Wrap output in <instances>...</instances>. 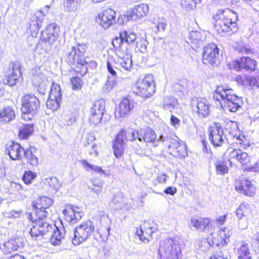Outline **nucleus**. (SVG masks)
<instances>
[{
  "instance_id": "nucleus-1",
  "label": "nucleus",
  "mask_w": 259,
  "mask_h": 259,
  "mask_svg": "<svg viewBox=\"0 0 259 259\" xmlns=\"http://www.w3.org/2000/svg\"><path fill=\"white\" fill-rule=\"evenodd\" d=\"M137 35L134 32L123 30L119 32V36L115 37L112 44L115 52L119 59L121 67L125 70H130L133 65L130 45H134L138 50L142 51L145 46H139L137 40Z\"/></svg>"
},
{
  "instance_id": "nucleus-2",
  "label": "nucleus",
  "mask_w": 259,
  "mask_h": 259,
  "mask_svg": "<svg viewBox=\"0 0 259 259\" xmlns=\"http://www.w3.org/2000/svg\"><path fill=\"white\" fill-rule=\"evenodd\" d=\"M86 48L81 45L73 47L67 54L66 59L69 63L74 65L69 70L71 75L84 76L88 71V56H85Z\"/></svg>"
},
{
  "instance_id": "nucleus-3",
  "label": "nucleus",
  "mask_w": 259,
  "mask_h": 259,
  "mask_svg": "<svg viewBox=\"0 0 259 259\" xmlns=\"http://www.w3.org/2000/svg\"><path fill=\"white\" fill-rule=\"evenodd\" d=\"M213 98L220 104L225 101V107L230 112H235L241 107L242 101L241 98L235 95L231 88L218 86L213 94Z\"/></svg>"
},
{
  "instance_id": "nucleus-4",
  "label": "nucleus",
  "mask_w": 259,
  "mask_h": 259,
  "mask_svg": "<svg viewBox=\"0 0 259 259\" xmlns=\"http://www.w3.org/2000/svg\"><path fill=\"white\" fill-rule=\"evenodd\" d=\"M29 222L32 224L29 234L31 238L37 240L51 234L53 230V226L47 221V217L36 216L34 213L32 215H27Z\"/></svg>"
},
{
  "instance_id": "nucleus-5",
  "label": "nucleus",
  "mask_w": 259,
  "mask_h": 259,
  "mask_svg": "<svg viewBox=\"0 0 259 259\" xmlns=\"http://www.w3.org/2000/svg\"><path fill=\"white\" fill-rule=\"evenodd\" d=\"M135 95L146 100L152 98L156 92V82L153 76L146 74L143 78H138L134 87Z\"/></svg>"
},
{
  "instance_id": "nucleus-6",
  "label": "nucleus",
  "mask_w": 259,
  "mask_h": 259,
  "mask_svg": "<svg viewBox=\"0 0 259 259\" xmlns=\"http://www.w3.org/2000/svg\"><path fill=\"white\" fill-rule=\"evenodd\" d=\"M158 254L160 259H180L182 251L177 241L167 238L160 242Z\"/></svg>"
},
{
  "instance_id": "nucleus-7",
  "label": "nucleus",
  "mask_w": 259,
  "mask_h": 259,
  "mask_svg": "<svg viewBox=\"0 0 259 259\" xmlns=\"http://www.w3.org/2000/svg\"><path fill=\"white\" fill-rule=\"evenodd\" d=\"M228 67L236 71H245L247 72H253L256 70L257 62L254 59L248 56H242L230 62Z\"/></svg>"
},
{
  "instance_id": "nucleus-8",
  "label": "nucleus",
  "mask_w": 259,
  "mask_h": 259,
  "mask_svg": "<svg viewBox=\"0 0 259 259\" xmlns=\"http://www.w3.org/2000/svg\"><path fill=\"white\" fill-rule=\"evenodd\" d=\"M220 49L216 44L210 42L203 47L202 61L204 64L212 67L217 66L220 62Z\"/></svg>"
},
{
  "instance_id": "nucleus-9",
  "label": "nucleus",
  "mask_w": 259,
  "mask_h": 259,
  "mask_svg": "<svg viewBox=\"0 0 259 259\" xmlns=\"http://www.w3.org/2000/svg\"><path fill=\"white\" fill-rule=\"evenodd\" d=\"M95 227L93 222L87 221L77 227L72 239L74 244L77 245L89 238L94 232Z\"/></svg>"
},
{
  "instance_id": "nucleus-10",
  "label": "nucleus",
  "mask_w": 259,
  "mask_h": 259,
  "mask_svg": "<svg viewBox=\"0 0 259 259\" xmlns=\"http://www.w3.org/2000/svg\"><path fill=\"white\" fill-rule=\"evenodd\" d=\"M54 203L53 199L47 196H43L38 197L32 203V207L33 211L27 212V215H32L34 213L36 216H41V217H48V212L47 209L51 206Z\"/></svg>"
},
{
  "instance_id": "nucleus-11",
  "label": "nucleus",
  "mask_w": 259,
  "mask_h": 259,
  "mask_svg": "<svg viewBox=\"0 0 259 259\" xmlns=\"http://www.w3.org/2000/svg\"><path fill=\"white\" fill-rule=\"evenodd\" d=\"M232 235L231 230L227 227H222L218 231L211 233L207 240L211 246L223 247L230 242Z\"/></svg>"
},
{
  "instance_id": "nucleus-12",
  "label": "nucleus",
  "mask_w": 259,
  "mask_h": 259,
  "mask_svg": "<svg viewBox=\"0 0 259 259\" xmlns=\"http://www.w3.org/2000/svg\"><path fill=\"white\" fill-rule=\"evenodd\" d=\"M237 21V17L233 19L230 17H224L215 24V30L218 34L222 36L227 33H235L238 29Z\"/></svg>"
},
{
  "instance_id": "nucleus-13",
  "label": "nucleus",
  "mask_w": 259,
  "mask_h": 259,
  "mask_svg": "<svg viewBox=\"0 0 259 259\" xmlns=\"http://www.w3.org/2000/svg\"><path fill=\"white\" fill-rule=\"evenodd\" d=\"M22 79L21 67L18 62H11L8 71L2 79L3 83L9 87L16 85Z\"/></svg>"
},
{
  "instance_id": "nucleus-14",
  "label": "nucleus",
  "mask_w": 259,
  "mask_h": 259,
  "mask_svg": "<svg viewBox=\"0 0 259 259\" xmlns=\"http://www.w3.org/2000/svg\"><path fill=\"white\" fill-rule=\"evenodd\" d=\"M127 132L125 128L121 129L112 141L113 153L117 159L123 157L124 152V141H127Z\"/></svg>"
},
{
  "instance_id": "nucleus-15",
  "label": "nucleus",
  "mask_w": 259,
  "mask_h": 259,
  "mask_svg": "<svg viewBox=\"0 0 259 259\" xmlns=\"http://www.w3.org/2000/svg\"><path fill=\"white\" fill-rule=\"evenodd\" d=\"M235 190L245 196L253 197L256 193V187L253 182L247 178H240L234 182Z\"/></svg>"
},
{
  "instance_id": "nucleus-16",
  "label": "nucleus",
  "mask_w": 259,
  "mask_h": 259,
  "mask_svg": "<svg viewBox=\"0 0 259 259\" xmlns=\"http://www.w3.org/2000/svg\"><path fill=\"white\" fill-rule=\"evenodd\" d=\"M135 104V102L129 96L122 98L115 109V117L122 119L128 116L134 110Z\"/></svg>"
},
{
  "instance_id": "nucleus-17",
  "label": "nucleus",
  "mask_w": 259,
  "mask_h": 259,
  "mask_svg": "<svg viewBox=\"0 0 259 259\" xmlns=\"http://www.w3.org/2000/svg\"><path fill=\"white\" fill-rule=\"evenodd\" d=\"M132 138L130 141H134L138 139L140 141L146 143H154L157 141V135L155 131L150 127L133 130L131 133Z\"/></svg>"
},
{
  "instance_id": "nucleus-18",
  "label": "nucleus",
  "mask_w": 259,
  "mask_h": 259,
  "mask_svg": "<svg viewBox=\"0 0 259 259\" xmlns=\"http://www.w3.org/2000/svg\"><path fill=\"white\" fill-rule=\"evenodd\" d=\"M208 138L215 147H221L224 142V135L222 127L220 123L214 122L208 127Z\"/></svg>"
},
{
  "instance_id": "nucleus-19",
  "label": "nucleus",
  "mask_w": 259,
  "mask_h": 259,
  "mask_svg": "<svg viewBox=\"0 0 259 259\" xmlns=\"http://www.w3.org/2000/svg\"><path fill=\"white\" fill-rule=\"evenodd\" d=\"M228 161L230 166H232L235 161L239 163L243 166L248 167L251 163V157L242 149H232L228 155Z\"/></svg>"
},
{
  "instance_id": "nucleus-20",
  "label": "nucleus",
  "mask_w": 259,
  "mask_h": 259,
  "mask_svg": "<svg viewBox=\"0 0 259 259\" xmlns=\"http://www.w3.org/2000/svg\"><path fill=\"white\" fill-rule=\"evenodd\" d=\"M105 110V103L102 99L96 101L90 110L89 122L96 125L101 122Z\"/></svg>"
},
{
  "instance_id": "nucleus-21",
  "label": "nucleus",
  "mask_w": 259,
  "mask_h": 259,
  "mask_svg": "<svg viewBox=\"0 0 259 259\" xmlns=\"http://www.w3.org/2000/svg\"><path fill=\"white\" fill-rule=\"evenodd\" d=\"M169 153L177 158H185L188 155L187 146L181 140L171 139L168 145Z\"/></svg>"
},
{
  "instance_id": "nucleus-22",
  "label": "nucleus",
  "mask_w": 259,
  "mask_h": 259,
  "mask_svg": "<svg viewBox=\"0 0 259 259\" xmlns=\"http://www.w3.org/2000/svg\"><path fill=\"white\" fill-rule=\"evenodd\" d=\"M155 231L153 223L145 221L139 228L137 229L136 234L141 241L147 243L152 239V235Z\"/></svg>"
},
{
  "instance_id": "nucleus-23",
  "label": "nucleus",
  "mask_w": 259,
  "mask_h": 259,
  "mask_svg": "<svg viewBox=\"0 0 259 259\" xmlns=\"http://www.w3.org/2000/svg\"><path fill=\"white\" fill-rule=\"evenodd\" d=\"M62 213L64 219L70 223H76L81 218V211L80 208L70 204L65 205Z\"/></svg>"
},
{
  "instance_id": "nucleus-24",
  "label": "nucleus",
  "mask_w": 259,
  "mask_h": 259,
  "mask_svg": "<svg viewBox=\"0 0 259 259\" xmlns=\"http://www.w3.org/2000/svg\"><path fill=\"white\" fill-rule=\"evenodd\" d=\"M24 148L18 142L11 141L5 146V153L13 160H20L22 158Z\"/></svg>"
},
{
  "instance_id": "nucleus-25",
  "label": "nucleus",
  "mask_w": 259,
  "mask_h": 259,
  "mask_svg": "<svg viewBox=\"0 0 259 259\" xmlns=\"http://www.w3.org/2000/svg\"><path fill=\"white\" fill-rule=\"evenodd\" d=\"M40 101L33 94H25L21 98L20 109H25L38 111L40 108Z\"/></svg>"
},
{
  "instance_id": "nucleus-26",
  "label": "nucleus",
  "mask_w": 259,
  "mask_h": 259,
  "mask_svg": "<svg viewBox=\"0 0 259 259\" xmlns=\"http://www.w3.org/2000/svg\"><path fill=\"white\" fill-rule=\"evenodd\" d=\"M96 17V21L103 28L107 29L113 24L123 26L130 21L129 17Z\"/></svg>"
},
{
  "instance_id": "nucleus-27",
  "label": "nucleus",
  "mask_w": 259,
  "mask_h": 259,
  "mask_svg": "<svg viewBox=\"0 0 259 259\" xmlns=\"http://www.w3.org/2000/svg\"><path fill=\"white\" fill-rule=\"evenodd\" d=\"M59 31V27L55 23L49 25L41 32V41L44 42L53 43L58 37Z\"/></svg>"
},
{
  "instance_id": "nucleus-28",
  "label": "nucleus",
  "mask_w": 259,
  "mask_h": 259,
  "mask_svg": "<svg viewBox=\"0 0 259 259\" xmlns=\"http://www.w3.org/2000/svg\"><path fill=\"white\" fill-rule=\"evenodd\" d=\"M251 145L250 139L241 132L233 137L230 146L231 150L238 149L245 150Z\"/></svg>"
},
{
  "instance_id": "nucleus-29",
  "label": "nucleus",
  "mask_w": 259,
  "mask_h": 259,
  "mask_svg": "<svg viewBox=\"0 0 259 259\" xmlns=\"http://www.w3.org/2000/svg\"><path fill=\"white\" fill-rule=\"evenodd\" d=\"M22 246V243L20 238H12L4 242L1 247V250L4 254H10L19 250Z\"/></svg>"
},
{
  "instance_id": "nucleus-30",
  "label": "nucleus",
  "mask_w": 259,
  "mask_h": 259,
  "mask_svg": "<svg viewBox=\"0 0 259 259\" xmlns=\"http://www.w3.org/2000/svg\"><path fill=\"white\" fill-rule=\"evenodd\" d=\"M97 231L94 234L95 238L100 242H105L108 238L110 228L107 224H102L100 220L97 224Z\"/></svg>"
},
{
  "instance_id": "nucleus-31",
  "label": "nucleus",
  "mask_w": 259,
  "mask_h": 259,
  "mask_svg": "<svg viewBox=\"0 0 259 259\" xmlns=\"http://www.w3.org/2000/svg\"><path fill=\"white\" fill-rule=\"evenodd\" d=\"M149 10L147 5L140 4L127 10L124 16H146Z\"/></svg>"
},
{
  "instance_id": "nucleus-32",
  "label": "nucleus",
  "mask_w": 259,
  "mask_h": 259,
  "mask_svg": "<svg viewBox=\"0 0 259 259\" xmlns=\"http://www.w3.org/2000/svg\"><path fill=\"white\" fill-rule=\"evenodd\" d=\"M16 112L12 107L7 106L0 110V122L9 123L15 119Z\"/></svg>"
},
{
  "instance_id": "nucleus-33",
  "label": "nucleus",
  "mask_w": 259,
  "mask_h": 259,
  "mask_svg": "<svg viewBox=\"0 0 259 259\" xmlns=\"http://www.w3.org/2000/svg\"><path fill=\"white\" fill-rule=\"evenodd\" d=\"M196 112L198 116L203 118L207 116L210 113V107L207 101L205 99L198 100L196 104Z\"/></svg>"
},
{
  "instance_id": "nucleus-34",
  "label": "nucleus",
  "mask_w": 259,
  "mask_h": 259,
  "mask_svg": "<svg viewBox=\"0 0 259 259\" xmlns=\"http://www.w3.org/2000/svg\"><path fill=\"white\" fill-rule=\"evenodd\" d=\"M34 131V124H23L19 130L18 138L21 140L27 139L33 134Z\"/></svg>"
},
{
  "instance_id": "nucleus-35",
  "label": "nucleus",
  "mask_w": 259,
  "mask_h": 259,
  "mask_svg": "<svg viewBox=\"0 0 259 259\" xmlns=\"http://www.w3.org/2000/svg\"><path fill=\"white\" fill-rule=\"evenodd\" d=\"M34 152V149L32 147H29L25 149H24L22 153L27 163L33 167L38 164V159Z\"/></svg>"
},
{
  "instance_id": "nucleus-36",
  "label": "nucleus",
  "mask_w": 259,
  "mask_h": 259,
  "mask_svg": "<svg viewBox=\"0 0 259 259\" xmlns=\"http://www.w3.org/2000/svg\"><path fill=\"white\" fill-rule=\"evenodd\" d=\"M191 225L196 229L206 230L210 225L211 221L208 218L200 217L198 219L192 218L190 220Z\"/></svg>"
},
{
  "instance_id": "nucleus-37",
  "label": "nucleus",
  "mask_w": 259,
  "mask_h": 259,
  "mask_svg": "<svg viewBox=\"0 0 259 259\" xmlns=\"http://www.w3.org/2000/svg\"><path fill=\"white\" fill-rule=\"evenodd\" d=\"M53 233L51 237L50 241L54 245H60L65 237V231L63 229L61 230L58 227L53 228Z\"/></svg>"
},
{
  "instance_id": "nucleus-38",
  "label": "nucleus",
  "mask_w": 259,
  "mask_h": 259,
  "mask_svg": "<svg viewBox=\"0 0 259 259\" xmlns=\"http://www.w3.org/2000/svg\"><path fill=\"white\" fill-rule=\"evenodd\" d=\"M236 215L241 219L243 217H245L251 213V209L249 204L247 203L243 202L236 210Z\"/></svg>"
},
{
  "instance_id": "nucleus-39",
  "label": "nucleus",
  "mask_w": 259,
  "mask_h": 259,
  "mask_svg": "<svg viewBox=\"0 0 259 259\" xmlns=\"http://www.w3.org/2000/svg\"><path fill=\"white\" fill-rule=\"evenodd\" d=\"M70 78L71 88L73 91L80 90L83 85L82 77L78 75H71Z\"/></svg>"
},
{
  "instance_id": "nucleus-40",
  "label": "nucleus",
  "mask_w": 259,
  "mask_h": 259,
  "mask_svg": "<svg viewBox=\"0 0 259 259\" xmlns=\"http://www.w3.org/2000/svg\"><path fill=\"white\" fill-rule=\"evenodd\" d=\"M189 40L191 44H198L205 39L204 33L198 31H192L189 34Z\"/></svg>"
},
{
  "instance_id": "nucleus-41",
  "label": "nucleus",
  "mask_w": 259,
  "mask_h": 259,
  "mask_svg": "<svg viewBox=\"0 0 259 259\" xmlns=\"http://www.w3.org/2000/svg\"><path fill=\"white\" fill-rule=\"evenodd\" d=\"M49 97L61 100L62 93L61 87L59 84L54 82H52Z\"/></svg>"
},
{
  "instance_id": "nucleus-42",
  "label": "nucleus",
  "mask_w": 259,
  "mask_h": 259,
  "mask_svg": "<svg viewBox=\"0 0 259 259\" xmlns=\"http://www.w3.org/2000/svg\"><path fill=\"white\" fill-rule=\"evenodd\" d=\"M215 168L218 175H224L229 172V166L225 160H218L215 163Z\"/></svg>"
},
{
  "instance_id": "nucleus-43",
  "label": "nucleus",
  "mask_w": 259,
  "mask_h": 259,
  "mask_svg": "<svg viewBox=\"0 0 259 259\" xmlns=\"http://www.w3.org/2000/svg\"><path fill=\"white\" fill-rule=\"evenodd\" d=\"M225 129L233 137L241 132L238 128L237 123L232 121H228L226 122Z\"/></svg>"
},
{
  "instance_id": "nucleus-44",
  "label": "nucleus",
  "mask_w": 259,
  "mask_h": 259,
  "mask_svg": "<svg viewBox=\"0 0 259 259\" xmlns=\"http://www.w3.org/2000/svg\"><path fill=\"white\" fill-rule=\"evenodd\" d=\"M152 25L156 33L164 31L166 26L164 20L160 17L155 19L152 22Z\"/></svg>"
},
{
  "instance_id": "nucleus-45",
  "label": "nucleus",
  "mask_w": 259,
  "mask_h": 259,
  "mask_svg": "<svg viewBox=\"0 0 259 259\" xmlns=\"http://www.w3.org/2000/svg\"><path fill=\"white\" fill-rule=\"evenodd\" d=\"M238 259H252L251 253L247 245H242L238 250Z\"/></svg>"
},
{
  "instance_id": "nucleus-46",
  "label": "nucleus",
  "mask_w": 259,
  "mask_h": 259,
  "mask_svg": "<svg viewBox=\"0 0 259 259\" xmlns=\"http://www.w3.org/2000/svg\"><path fill=\"white\" fill-rule=\"evenodd\" d=\"M36 177V173L28 170L24 171L22 180L25 184L28 185L31 184Z\"/></svg>"
},
{
  "instance_id": "nucleus-47",
  "label": "nucleus",
  "mask_w": 259,
  "mask_h": 259,
  "mask_svg": "<svg viewBox=\"0 0 259 259\" xmlns=\"http://www.w3.org/2000/svg\"><path fill=\"white\" fill-rule=\"evenodd\" d=\"M117 65V63L113 59L108 60L107 62L108 71L113 77H116L117 71H120L118 68Z\"/></svg>"
},
{
  "instance_id": "nucleus-48",
  "label": "nucleus",
  "mask_w": 259,
  "mask_h": 259,
  "mask_svg": "<svg viewBox=\"0 0 259 259\" xmlns=\"http://www.w3.org/2000/svg\"><path fill=\"white\" fill-rule=\"evenodd\" d=\"M21 117L25 121H30L33 120L34 116L38 111L25 109H20Z\"/></svg>"
},
{
  "instance_id": "nucleus-49",
  "label": "nucleus",
  "mask_w": 259,
  "mask_h": 259,
  "mask_svg": "<svg viewBox=\"0 0 259 259\" xmlns=\"http://www.w3.org/2000/svg\"><path fill=\"white\" fill-rule=\"evenodd\" d=\"M235 50L240 54L249 55L253 53L252 49L248 45L242 42H239L237 45Z\"/></svg>"
},
{
  "instance_id": "nucleus-50",
  "label": "nucleus",
  "mask_w": 259,
  "mask_h": 259,
  "mask_svg": "<svg viewBox=\"0 0 259 259\" xmlns=\"http://www.w3.org/2000/svg\"><path fill=\"white\" fill-rule=\"evenodd\" d=\"M80 163L83 165V167L87 171L92 170L99 174L105 173L104 170H103L101 167L95 165H92L89 163L86 160H82L80 161Z\"/></svg>"
},
{
  "instance_id": "nucleus-51",
  "label": "nucleus",
  "mask_w": 259,
  "mask_h": 259,
  "mask_svg": "<svg viewBox=\"0 0 259 259\" xmlns=\"http://www.w3.org/2000/svg\"><path fill=\"white\" fill-rule=\"evenodd\" d=\"M200 1L201 0H181V5L183 9L189 11L196 8L197 3Z\"/></svg>"
},
{
  "instance_id": "nucleus-52",
  "label": "nucleus",
  "mask_w": 259,
  "mask_h": 259,
  "mask_svg": "<svg viewBox=\"0 0 259 259\" xmlns=\"http://www.w3.org/2000/svg\"><path fill=\"white\" fill-rule=\"evenodd\" d=\"M245 86H249L251 88L257 87L259 88V72L255 76L246 75Z\"/></svg>"
},
{
  "instance_id": "nucleus-53",
  "label": "nucleus",
  "mask_w": 259,
  "mask_h": 259,
  "mask_svg": "<svg viewBox=\"0 0 259 259\" xmlns=\"http://www.w3.org/2000/svg\"><path fill=\"white\" fill-rule=\"evenodd\" d=\"M61 101V100L49 97L46 103L47 108L53 111L57 110L60 107Z\"/></svg>"
},
{
  "instance_id": "nucleus-54",
  "label": "nucleus",
  "mask_w": 259,
  "mask_h": 259,
  "mask_svg": "<svg viewBox=\"0 0 259 259\" xmlns=\"http://www.w3.org/2000/svg\"><path fill=\"white\" fill-rule=\"evenodd\" d=\"M213 11H215V13L213 14V16H219L220 15H224L225 16H231L236 13L229 8L226 9H218L217 8H213Z\"/></svg>"
},
{
  "instance_id": "nucleus-55",
  "label": "nucleus",
  "mask_w": 259,
  "mask_h": 259,
  "mask_svg": "<svg viewBox=\"0 0 259 259\" xmlns=\"http://www.w3.org/2000/svg\"><path fill=\"white\" fill-rule=\"evenodd\" d=\"M96 140L95 136L92 133H88L85 137L84 145L85 146L93 145Z\"/></svg>"
},
{
  "instance_id": "nucleus-56",
  "label": "nucleus",
  "mask_w": 259,
  "mask_h": 259,
  "mask_svg": "<svg viewBox=\"0 0 259 259\" xmlns=\"http://www.w3.org/2000/svg\"><path fill=\"white\" fill-rule=\"evenodd\" d=\"M170 124L175 128L180 127L181 120L174 115H171L170 118Z\"/></svg>"
},
{
  "instance_id": "nucleus-57",
  "label": "nucleus",
  "mask_w": 259,
  "mask_h": 259,
  "mask_svg": "<svg viewBox=\"0 0 259 259\" xmlns=\"http://www.w3.org/2000/svg\"><path fill=\"white\" fill-rule=\"evenodd\" d=\"M246 78V75H238L235 77V81L239 85L245 86Z\"/></svg>"
},
{
  "instance_id": "nucleus-58",
  "label": "nucleus",
  "mask_w": 259,
  "mask_h": 259,
  "mask_svg": "<svg viewBox=\"0 0 259 259\" xmlns=\"http://www.w3.org/2000/svg\"><path fill=\"white\" fill-rule=\"evenodd\" d=\"M12 186L14 189V193L18 194H21L22 193L23 191V187L21 184L17 183H14Z\"/></svg>"
},
{
  "instance_id": "nucleus-59",
  "label": "nucleus",
  "mask_w": 259,
  "mask_h": 259,
  "mask_svg": "<svg viewBox=\"0 0 259 259\" xmlns=\"http://www.w3.org/2000/svg\"><path fill=\"white\" fill-rule=\"evenodd\" d=\"M42 24V20L40 19L39 17H36L34 20L31 22L30 24L31 27H35L37 29H39L41 27Z\"/></svg>"
},
{
  "instance_id": "nucleus-60",
  "label": "nucleus",
  "mask_w": 259,
  "mask_h": 259,
  "mask_svg": "<svg viewBox=\"0 0 259 259\" xmlns=\"http://www.w3.org/2000/svg\"><path fill=\"white\" fill-rule=\"evenodd\" d=\"M209 259H228V257L225 255L223 252L219 251L215 252L211 255Z\"/></svg>"
},
{
  "instance_id": "nucleus-61",
  "label": "nucleus",
  "mask_w": 259,
  "mask_h": 259,
  "mask_svg": "<svg viewBox=\"0 0 259 259\" xmlns=\"http://www.w3.org/2000/svg\"><path fill=\"white\" fill-rule=\"evenodd\" d=\"M167 176L164 174H160L157 176L155 182L157 184H164L166 182Z\"/></svg>"
},
{
  "instance_id": "nucleus-62",
  "label": "nucleus",
  "mask_w": 259,
  "mask_h": 259,
  "mask_svg": "<svg viewBox=\"0 0 259 259\" xmlns=\"http://www.w3.org/2000/svg\"><path fill=\"white\" fill-rule=\"evenodd\" d=\"M227 214L221 215L215 220V222L217 225L222 226L225 224L227 220Z\"/></svg>"
},
{
  "instance_id": "nucleus-63",
  "label": "nucleus",
  "mask_w": 259,
  "mask_h": 259,
  "mask_svg": "<svg viewBox=\"0 0 259 259\" xmlns=\"http://www.w3.org/2000/svg\"><path fill=\"white\" fill-rule=\"evenodd\" d=\"M66 5L67 7L70 8L71 11L75 10L77 6V0H67Z\"/></svg>"
},
{
  "instance_id": "nucleus-64",
  "label": "nucleus",
  "mask_w": 259,
  "mask_h": 259,
  "mask_svg": "<svg viewBox=\"0 0 259 259\" xmlns=\"http://www.w3.org/2000/svg\"><path fill=\"white\" fill-rule=\"evenodd\" d=\"M116 12L113 9L107 8L103 11L102 16H115Z\"/></svg>"
}]
</instances>
